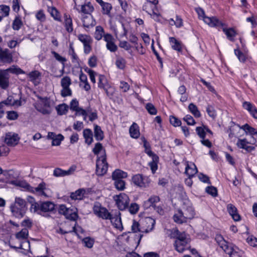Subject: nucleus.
Segmentation results:
<instances>
[{
	"label": "nucleus",
	"mask_w": 257,
	"mask_h": 257,
	"mask_svg": "<svg viewBox=\"0 0 257 257\" xmlns=\"http://www.w3.org/2000/svg\"><path fill=\"white\" fill-rule=\"evenodd\" d=\"M160 201V198L157 196H153L151 197L148 200L144 202V206L146 208H150L152 206L156 207V203Z\"/></svg>",
	"instance_id": "2f4dec72"
},
{
	"label": "nucleus",
	"mask_w": 257,
	"mask_h": 257,
	"mask_svg": "<svg viewBox=\"0 0 257 257\" xmlns=\"http://www.w3.org/2000/svg\"><path fill=\"white\" fill-rule=\"evenodd\" d=\"M238 248L230 244L224 251L228 254L230 257H240V252Z\"/></svg>",
	"instance_id": "5701e85b"
},
{
	"label": "nucleus",
	"mask_w": 257,
	"mask_h": 257,
	"mask_svg": "<svg viewBox=\"0 0 257 257\" xmlns=\"http://www.w3.org/2000/svg\"><path fill=\"white\" fill-rule=\"evenodd\" d=\"M5 71H7L8 73V72H10L12 73H15L17 74L25 73V72L22 69L15 66H13L12 67L7 69Z\"/></svg>",
	"instance_id": "6e6d98bb"
},
{
	"label": "nucleus",
	"mask_w": 257,
	"mask_h": 257,
	"mask_svg": "<svg viewBox=\"0 0 257 257\" xmlns=\"http://www.w3.org/2000/svg\"><path fill=\"white\" fill-rule=\"evenodd\" d=\"M28 235V230L27 228H23L16 235L18 239H25Z\"/></svg>",
	"instance_id": "052dcab7"
},
{
	"label": "nucleus",
	"mask_w": 257,
	"mask_h": 257,
	"mask_svg": "<svg viewBox=\"0 0 257 257\" xmlns=\"http://www.w3.org/2000/svg\"><path fill=\"white\" fill-rule=\"evenodd\" d=\"M189 242V240H175L174 246L176 250L179 252H183L185 249H188L190 247Z\"/></svg>",
	"instance_id": "f3484780"
},
{
	"label": "nucleus",
	"mask_w": 257,
	"mask_h": 257,
	"mask_svg": "<svg viewBox=\"0 0 257 257\" xmlns=\"http://www.w3.org/2000/svg\"><path fill=\"white\" fill-rule=\"evenodd\" d=\"M58 212L70 220L76 221L78 217V210L75 207H68L64 204H61L59 206Z\"/></svg>",
	"instance_id": "20e7f679"
},
{
	"label": "nucleus",
	"mask_w": 257,
	"mask_h": 257,
	"mask_svg": "<svg viewBox=\"0 0 257 257\" xmlns=\"http://www.w3.org/2000/svg\"><path fill=\"white\" fill-rule=\"evenodd\" d=\"M243 107L247 110L253 117L257 118V108L249 102L244 101L242 104Z\"/></svg>",
	"instance_id": "b1692460"
},
{
	"label": "nucleus",
	"mask_w": 257,
	"mask_h": 257,
	"mask_svg": "<svg viewBox=\"0 0 257 257\" xmlns=\"http://www.w3.org/2000/svg\"><path fill=\"white\" fill-rule=\"evenodd\" d=\"M22 26V22L19 17H16L13 22L12 27L14 30H19Z\"/></svg>",
	"instance_id": "13d9d810"
},
{
	"label": "nucleus",
	"mask_w": 257,
	"mask_h": 257,
	"mask_svg": "<svg viewBox=\"0 0 257 257\" xmlns=\"http://www.w3.org/2000/svg\"><path fill=\"white\" fill-rule=\"evenodd\" d=\"M77 38L83 44L84 52L86 54L89 53L91 50L92 39L91 37L85 34H79Z\"/></svg>",
	"instance_id": "f8f14e48"
},
{
	"label": "nucleus",
	"mask_w": 257,
	"mask_h": 257,
	"mask_svg": "<svg viewBox=\"0 0 257 257\" xmlns=\"http://www.w3.org/2000/svg\"><path fill=\"white\" fill-rule=\"evenodd\" d=\"M104 35V31L103 28L100 26H96L95 28V31L94 32V37L97 40H100L102 39V37Z\"/></svg>",
	"instance_id": "a19ab883"
},
{
	"label": "nucleus",
	"mask_w": 257,
	"mask_h": 257,
	"mask_svg": "<svg viewBox=\"0 0 257 257\" xmlns=\"http://www.w3.org/2000/svg\"><path fill=\"white\" fill-rule=\"evenodd\" d=\"M93 211L97 217L103 220H107L111 216V213L109 212L105 207L102 206L98 202L94 203L93 207Z\"/></svg>",
	"instance_id": "39448f33"
},
{
	"label": "nucleus",
	"mask_w": 257,
	"mask_h": 257,
	"mask_svg": "<svg viewBox=\"0 0 257 257\" xmlns=\"http://www.w3.org/2000/svg\"><path fill=\"white\" fill-rule=\"evenodd\" d=\"M83 133L85 143L88 145L91 144L93 141L92 131L90 129L87 128L84 130Z\"/></svg>",
	"instance_id": "ea45409f"
},
{
	"label": "nucleus",
	"mask_w": 257,
	"mask_h": 257,
	"mask_svg": "<svg viewBox=\"0 0 257 257\" xmlns=\"http://www.w3.org/2000/svg\"><path fill=\"white\" fill-rule=\"evenodd\" d=\"M188 109L195 117H199L201 116V113L199 111L197 106L194 103H190L188 106Z\"/></svg>",
	"instance_id": "49530a36"
},
{
	"label": "nucleus",
	"mask_w": 257,
	"mask_h": 257,
	"mask_svg": "<svg viewBox=\"0 0 257 257\" xmlns=\"http://www.w3.org/2000/svg\"><path fill=\"white\" fill-rule=\"evenodd\" d=\"M132 182L134 185L141 188H146L149 186L150 179L142 175L138 174L134 175L132 178Z\"/></svg>",
	"instance_id": "1a4fd4ad"
},
{
	"label": "nucleus",
	"mask_w": 257,
	"mask_h": 257,
	"mask_svg": "<svg viewBox=\"0 0 257 257\" xmlns=\"http://www.w3.org/2000/svg\"><path fill=\"white\" fill-rule=\"evenodd\" d=\"M1 13L3 14L2 18L3 17H7L9 15L10 10V7L6 5L0 6Z\"/></svg>",
	"instance_id": "69168bd1"
},
{
	"label": "nucleus",
	"mask_w": 257,
	"mask_h": 257,
	"mask_svg": "<svg viewBox=\"0 0 257 257\" xmlns=\"http://www.w3.org/2000/svg\"><path fill=\"white\" fill-rule=\"evenodd\" d=\"M185 173L189 178L194 176L197 173V169L194 163H191L190 165L187 163L185 168Z\"/></svg>",
	"instance_id": "c85d7f7f"
},
{
	"label": "nucleus",
	"mask_w": 257,
	"mask_h": 257,
	"mask_svg": "<svg viewBox=\"0 0 257 257\" xmlns=\"http://www.w3.org/2000/svg\"><path fill=\"white\" fill-rule=\"evenodd\" d=\"M234 54L237 56L240 62L244 63L246 61V55L241 52L239 49H235Z\"/></svg>",
	"instance_id": "864d4df0"
},
{
	"label": "nucleus",
	"mask_w": 257,
	"mask_h": 257,
	"mask_svg": "<svg viewBox=\"0 0 257 257\" xmlns=\"http://www.w3.org/2000/svg\"><path fill=\"white\" fill-rule=\"evenodd\" d=\"M197 12L198 14L199 17L202 19L204 23L209 25L210 27H213V26H218L222 25L221 22L216 17H209L206 16L205 15L204 11L202 9L199 8L197 9Z\"/></svg>",
	"instance_id": "423d86ee"
},
{
	"label": "nucleus",
	"mask_w": 257,
	"mask_h": 257,
	"mask_svg": "<svg viewBox=\"0 0 257 257\" xmlns=\"http://www.w3.org/2000/svg\"><path fill=\"white\" fill-rule=\"evenodd\" d=\"M155 8L156 6L150 2H145L143 7V10L149 15H152V11Z\"/></svg>",
	"instance_id": "603ef678"
},
{
	"label": "nucleus",
	"mask_w": 257,
	"mask_h": 257,
	"mask_svg": "<svg viewBox=\"0 0 257 257\" xmlns=\"http://www.w3.org/2000/svg\"><path fill=\"white\" fill-rule=\"evenodd\" d=\"M51 53L52 54L54 57L55 58L56 60L62 63L63 65H64L65 62L66 61V59L65 57L60 56L58 53H57L54 51H52ZM63 71L64 66L63 67L60 76L63 75Z\"/></svg>",
	"instance_id": "09e8293b"
},
{
	"label": "nucleus",
	"mask_w": 257,
	"mask_h": 257,
	"mask_svg": "<svg viewBox=\"0 0 257 257\" xmlns=\"http://www.w3.org/2000/svg\"><path fill=\"white\" fill-rule=\"evenodd\" d=\"M48 11L55 20L61 22L60 13L55 7H49L48 8Z\"/></svg>",
	"instance_id": "c9c22d12"
},
{
	"label": "nucleus",
	"mask_w": 257,
	"mask_h": 257,
	"mask_svg": "<svg viewBox=\"0 0 257 257\" xmlns=\"http://www.w3.org/2000/svg\"><path fill=\"white\" fill-rule=\"evenodd\" d=\"M102 13L103 15H106L110 17V11L112 10V6L108 3H104L101 6Z\"/></svg>",
	"instance_id": "8fccbe9b"
},
{
	"label": "nucleus",
	"mask_w": 257,
	"mask_h": 257,
	"mask_svg": "<svg viewBox=\"0 0 257 257\" xmlns=\"http://www.w3.org/2000/svg\"><path fill=\"white\" fill-rule=\"evenodd\" d=\"M195 215V211L192 204L188 199H184L181 208L176 210L174 214L173 219L176 223L182 224L193 219Z\"/></svg>",
	"instance_id": "f257e3e1"
},
{
	"label": "nucleus",
	"mask_w": 257,
	"mask_h": 257,
	"mask_svg": "<svg viewBox=\"0 0 257 257\" xmlns=\"http://www.w3.org/2000/svg\"><path fill=\"white\" fill-rule=\"evenodd\" d=\"M93 152L97 156V158L100 156H106L105 151L103 149L101 144L97 143L95 144L93 149Z\"/></svg>",
	"instance_id": "f704fd0d"
},
{
	"label": "nucleus",
	"mask_w": 257,
	"mask_h": 257,
	"mask_svg": "<svg viewBox=\"0 0 257 257\" xmlns=\"http://www.w3.org/2000/svg\"><path fill=\"white\" fill-rule=\"evenodd\" d=\"M47 138L48 139L52 140V146H59L61 142L64 139V137L62 135H56L53 132H49L48 134Z\"/></svg>",
	"instance_id": "6ab92c4d"
},
{
	"label": "nucleus",
	"mask_w": 257,
	"mask_h": 257,
	"mask_svg": "<svg viewBox=\"0 0 257 257\" xmlns=\"http://www.w3.org/2000/svg\"><path fill=\"white\" fill-rule=\"evenodd\" d=\"M114 184L115 188L118 190H123L125 188V182L122 179L114 180Z\"/></svg>",
	"instance_id": "5fc2aeb1"
},
{
	"label": "nucleus",
	"mask_w": 257,
	"mask_h": 257,
	"mask_svg": "<svg viewBox=\"0 0 257 257\" xmlns=\"http://www.w3.org/2000/svg\"><path fill=\"white\" fill-rule=\"evenodd\" d=\"M206 111L208 114L213 118H214L216 116V113L214 107L211 105H208L206 108Z\"/></svg>",
	"instance_id": "774afa93"
},
{
	"label": "nucleus",
	"mask_w": 257,
	"mask_h": 257,
	"mask_svg": "<svg viewBox=\"0 0 257 257\" xmlns=\"http://www.w3.org/2000/svg\"><path fill=\"white\" fill-rule=\"evenodd\" d=\"M120 213L119 211H117L114 213H111V216L108 220L110 221V222L112 226L119 231H122L123 229L121 217Z\"/></svg>",
	"instance_id": "9b49d317"
},
{
	"label": "nucleus",
	"mask_w": 257,
	"mask_h": 257,
	"mask_svg": "<svg viewBox=\"0 0 257 257\" xmlns=\"http://www.w3.org/2000/svg\"><path fill=\"white\" fill-rule=\"evenodd\" d=\"M12 184L23 188L29 191H30L31 187V186L27 182L24 181H12Z\"/></svg>",
	"instance_id": "3c124183"
},
{
	"label": "nucleus",
	"mask_w": 257,
	"mask_h": 257,
	"mask_svg": "<svg viewBox=\"0 0 257 257\" xmlns=\"http://www.w3.org/2000/svg\"><path fill=\"white\" fill-rule=\"evenodd\" d=\"M130 134L132 138L137 139L139 137L140 133L138 125L134 122L130 127Z\"/></svg>",
	"instance_id": "72a5a7b5"
},
{
	"label": "nucleus",
	"mask_w": 257,
	"mask_h": 257,
	"mask_svg": "<svg viewBox=\"0 0 257 257\" xmlns=\"http://www.w3.org/2000/svg\"><path fill=\"white\" fill-rule=\"evenodd\" d=\"M35 108L38 111L43 114H49L52 110L50 101L46 97L41 98L40 101L36 103Z\"/></svg>",
	"instance_id": "0eeeda50"
},
{
	"label": "nucleus",
	"mask_w": 257,
	"mask_h": 257,
	"mask_svg": "<svg viewBox=\"0 0 257 257\" xmlns=\"http://www.w3.org/2000/svg\"><path fill=\"white\" fill-rule=\"evenodd\" d=\"M30 80L34 81L37 79L41 75L40 73L36 70L30 72L28 74Z\"/></svg>",
	"instance_id": "0e129e2a"
},
{
	"label": "nucleus",
	"mask_w": 257,
	"mask_h": 257,
	"mask_svg": "<svg viewBox=\"0 0 257 257\" xmlns=\"http://www.w3.org/2000/svg\"><path fill=\"white\" fill-rule=\"evenodd\" d=\"M55 208V204L49 201L42 202L41 213L52 211Z\"/></svg>",
	"instance_id": "473e14b6"
},
{
	"label": "nucleus",
	"mask_w": 257,
	"mask_h": 257,
	"mask_svg": "<svg viewBox=\"0 0 257 257\" xmlns=\"http://www.w3.org/2000/svg\"><path fill=\"white\" fill-rule=\"evenodd\" d=\"M173 235L174 236V237L176 238V240H189V239L187 237L186 234L185 233V232H181L179 231L178 229H176L174 230L173 232Z\"/></svg>",
	"instance_id": "c03bdc74"
},
{
	"label": "nucleus",
	"mask_w": 257,
	"mask_h": 257,
	"mask_svg": "<svg viewBox=\"0 0 257 257\" xmlns=\"http://www.w3.org/2000/svg\"><path fill=\"white\" fill-rule=\"evenodd\" d=\"M227 210L234 221H237L240 220V216L238 213L237 208L234 205L232 204H228L227 205Z\"/></svg>",
	"instance_id": "4be33fe9"
},
{
	"label": "nucleus",
	"mask_w": 257,
	"mask_h": 257,
	"mask_svg": "<svg viewBox=\"0 0 257 257\" xmlns=\"http://www.w3.org/2000/svg\"><path fill=\"white\" fill-rule=\"evenodd\" d=\"M158 157L156 155H154L152 161L149 163L153 173H155L158 169Z\"/></svg>",
	"instance_id": "37998d69"
},
{
	"label": "nucleus",
	"mask_w": 257,
	"mask_h": 257,
	"mask_svg": "<svg viewBox=\"0 0 257 257\" xmlns=\"http://www.w3.org/2000/svg\"><path fill=\"white\" fill-rule=\"evenodd\" d=\"M9 75L7 71L0 72V87L4 89H7L9 85Z\"/></svg>",
	"instance_id": "412c9836"
},
{
	"label": "nucleus",
	"mask_w": 257,
	"mask_h": 257,
	"mask_svg": "<svg viewBox=\"0 0 257 257\" xmlns=\"http://www.w3.org/2000/svg\"><path fill=\"white\" fill-rule=\"evenodd\" d=\"M169 42L171 44L172 48L178 52L182 50V45L180 42L176 40L174 37L169 38Z\"/></svg>",
	"instance_id": "4c0bfd02"
},
{
	"label": "nucleus",
	"mask_w": 257,
	"mask_h": 257,
	"mask_svg": "<svg viewBox=\"0 0 257 257\" xmlns=\"http://www.w3.org/2000/svg\"><path fill=\"white\" fill-rule=\"evenodd\" d=\"M257 143V141L255 140L254 137H252V139L249 142H248L246 139H238L237 142L236 143L237 146L240 148L246 150L247 152H251L255 149L254 147L248 146V144H255Z\"/></svg>",
	"instance_id": "ddd939ff"
},
{
	"label": "nucleus",
	"mask_w": 257,
	"mask_h": 257,
	"mask_svg": "<svg viewBox=\"0 0 257 257\" xmlns=\"http://www.w3.org/2000/svg\"><path fill=\"white\" fill-rule=\"evenodd\" d=\"M18 135L13 132H9L6 135L5 142L8 146H14L18 144L19 141Z\"/></svg>",
	"instance_id": "2eb2a0df"
},
{
	"label": "nucleus",
	"mask_w": 257,
	"mask_h": 257,
	"mask_svg": "<svg viewBox=\"0 0 257 257\" xmlns=\"http://www.w3.org/2000/svg\"><path fill=\"white\" fill-rule=\"evenodd\" d=\"M27 201L21 197H16L15 202L10 206L11 211L13 215L17 218H22L25 214L27 210Z\"/></svg>",
	"instance_id": "7ed1b4c3"
},
{
	"label": "nucleus",
	"mask_w": 257,
	"mask_h": 257,
	"mask_svg": "<svg viewBox=\"0 0 257 257\" xmlns=\"http://www.w3.org/2000/svg\"><path fill=\"white\" fill-rule=\"evenodd\" d=\"M71 84V80L69 76H65L61 80V85L62 87H69Z\"/></svg>",
	"instance_id": "e2e57ef3"
},
{
	"label": "nucleus",
	"mask_w": 257,
	"mask_h": 257,
	"mask_svg": "<svg viewBox=\"0 0 257 257\" xmlns=\"http://www.w3.org/2000/svg\"><path fill=\"white\" fill-rule=\"evenodd\" d=\"M46 189V184L44 182L40 183L36 187H32L31 186L30 192L33 193H37L40 195H44V190Z\"/></svg>",
	"instance_id": "cd10ccee"
},
{
	"label": "nucleus",
	"mask_w": 257,
	"mask_h": 257,
	"mask_svg": "<svg viewBox=\"0 0 257 257\" xmlns=\"http://www.w3.org/2000/svg\"><path fill=\"white\" fill-rule=\"evenodd\" d=\"M146 108L151 114L155 115L157 113V109L151 103H147L146 105Z\"/></svg>",
	"instance_id": "338daca9"
},
{
	"label": "nucleus",
	"mask_w": 257,
	"mask_h": 257,
	"mask_svg": "<svg viewBox=\"0 0 257 257\" xmlns=\"http://www.w3.org/2000/svg\"><path fill=\"white\" fill-rule=\"evenodd\" d=\"M27 202L31 205L30 211L32 213L41 214V208L42 202H36L35 199L32 196H28L27 198Z\"/></svg>",
	"instance_id": "4468645a"
},
{
	"label": "nucleus",
	"mask_w": 257,
	"mask_h": 257,
	"mask_svg": "<svg viewBox=\"0 0 257 257\" xmlns=\"http://www.w3.org/2000/svg\"><path fill=\"white\" fill-rule=\"evenodd\" d=\"M107 169L106 156L98 157L96 161V174L98 176H103L107 172Z\"/></svg>",
	"instance_id": "6e6552de"
},
{
	"label": "nucleus",
	"mask_w": 257,
	"mask_h": 257,
	"mask_svg": "<svg viewBox=\"0 0 257 257\" xmlns=\"http://www.w3.org/2000/svg\"><path fill=\"white\" fill-rule=\"evenodd\" d=\"M83 26L87 29L93 28L96 24L95 20L92 15L85 16L82 18Z\"/></svg>",
	"instance_id": "a211bd4d"
},
{
	"label": "nucleus",
	"mask_w": 257,
	"mask_h": 257,
	"mask_svg": "<svg viewBox=\"0 0 257 257\" xmlns=\"http://www.w3.org/2000/svg\"><path fill=\"white\" fill-rule=\"evenodd\" d=\"M86 193L84 188L79 189L74 192L71 193L70 197L73 200H82Z\"/></svg>",
	"instance_id": "c756f323"
},
{
	"label": "nucleus",
	"mask_w": 257,
	"mask_h": 257,
	"mask_svg": "<svg viewBox=\"0 0 257 257\" xmlns=\"http://www.w3.org/2000/svg\"><path fill=\"white\" fill-rule=\"evenodd\" d=\"M169 23L171 25H175L177 28H180L183 26V20L181 17L178 15L176 16L175 20L173 19H170Z\"/></svg>",
	"instance_id": "a18cd8bd"
},
{
	"label": "nucleus",
	"mask_w": 257,
	"mask_h": 257,
	"mask_svg": "<svg viewBox=\"0 0 257 257\" xmlns=\"http://www.w3.org/2000/svg\"><path fill=\"white\" fill-rule=\"evenodd\" d=\"M0 59L5 63H11L13 61V56L8 49L0 50Z\"/></svg>",
	"instance_id": "aec40b11"
},
{
	"label": "nucleus",
	"mask_w": 257,
	"mask_h": 257,
	"mask_svg": "<svg viewBox=\"0 0 257 257\" xmlns=\"http://www.w3.org/2000/svg\"><path fill=\"white\" fill-rule=\"evenodd\" d=\"M215 240L218 245L223 250L226 249L230 244L229 242H227L220 234H217L215 236Z\"/></svg>",
	"instance_id": "7c9ffc66"
},
{
	"label": "nucleus",
	"mask_w": 257,
	"mask_h": 257,
	"mask_svg": "<svg viewBox=\"0 0 257 257\" xmlns=\"http://www.w3.org/2000/svg\"><path fill=\"white\" fill-rule=\"evenodd\" d=\"M109 85L106 77L104 75H98V87L104 89L105 88H107V86Z\"/></svg>",
	"instance_id": "79ce46f5"
},
{
	"label": "nucleus",
	"mask_w": 257,
	"mask_h": 257,
	"mask_svg": "<svg viewBox=\"0 0 257 257\" xmlns=\"http://www.w3.org/2000/svg\"><path fill=\"white\" fill-rule=\"evenodd\" d=\"M3 101L6 105H12L16 106H19L21 105V101L18 99H14V97L12 96H8L7 99Z\"/></svg>",
	"instance_id": "58836bf2"
},
{
	"label": "nucleus",
	"mask_w": 257,
	"mask_h": 257,
	"mask_svg": "<svg viewBox=\"0 0 257 257\" xmlns=\"http://www.w3.org/2000/svg\"><path fill=\"white\" fill-rule=\"evenodd\" d=\"M57 113L59 115H63L66 113L68 110V106L65 104L59 105L57 108Z\"/></svg>",
	"instance_id": "680f3d73"
},
{
	"label": "nucleus",
	"mask_w": 257,
	"mask_h": 257,
	"mask_svg": "<svg viewBox=\"0 0 257 257\" xmlns=\"http://www.w3.org/2000/svg\"><path fill=\"white\" fill-rule=\"evenodd\" d=\"M155 224V221L151 217L146 218L141 223L134 220L131 226L132 233H139L136 235L135 244L138 246L143 236L144 233H148L152 231Z\"/></svg>",
	"instance_id": "f03ea898"
},
{
	"label": "nucleus",
	"mask_w": 257,
	"mask_h": 257,
	"mask_svg": "<svg viewBox=\"0 0 257 257\" xmlns=\"http://www.w3.org/2000/svg\"><path fill=\"white\" fill-rule=\"evenodd\" d=\"M94 137L96 140L101 141L103 139V133L100 127L97 125L94 126Z\"/></svg>",
	"instance_id": "de8ad7c7"
},
{
	"label": "nucleus",
	"mask_w": 257,
	"mask_h": 257,
	"mask_svg": "<svg viewBox=\"0 0 257 257\" xmlns=\"http://www.w3.org/2000/svg\"><path fill=\"white\" fill-rule=\"evenodd\" d=\"M222 25L218 26H213L218 29H221L223 32L225 34L227 38L230 40L232 41L234 39V37L236 36V33L234 29L233 28H227L225 27V24L221 22Z\"/></svg>",
	"instance_id": "dca6fc26"
},
{
	"label": "nucleus",
	"mask_w": 257,
	"mask_h": 257,
	"mask_svg": "<svg viewBox=\"0 0 257 257\" xmlns=\"http://www.w3.org/2000/svg\"><path fill=\"white\" fill-rule=\"evenodd\" d=\"M114 198L119 210H124L128 206L130 200L125 194L121 193L114 196Z\"/></svg>",
	"instance_id": "9d476101"
},
{
	"label": "nucleus",
	"mask_w": 257,
	"mask_h": 257,
	"mask_svg": "<svg viewBox=\"0 0 257 257\" xmlns=\"http://www.w3.org/2000/svg\"><path fill=\"white\" fill-rule=\"evenodd\" d=\"M64 25L66 30L68 33L73 31L72 20L70 15L65 13L64 14Z\"/></svg>",
	"instance_id": "393cba45"
},
{
	"label": "nucleus",
	"mask_w": 257,
	"mask_h": 257,
	"mask_svg": "<svg viewBox=\"0 0 257 257\" xmlns=\"http://www.w3.org/2000/svg\"><path fill=\"white\" fill-rule=\"evenodd\" d=\"M74 169L72 168H70L67 171L63 170L60 168H57L54 169L53 171V175L56 177H64L70 175Z\"/></svg>",
	"instance_id": "bb28decb"
},
{
	"label": "nucleus",
	"mask_w": 257,
	"mask_h": 257,
	"mask_svg": "<svg viewBox=\"0 0 257 257\" xmlns=\"http://www.w3.org/2000/svg\"><path fill=\"white\" fill-rule=\"evenodd\" d=\"M82 242L85 246L90 248L92 247L94 241L92 238L89 237H87L84 238L82 240Z\"/></svg>",
	"instance_id": "bf43d9fd"
},
{
	"label": "nucleus",
	"mask_w": 257,
	"mask_h": 257,
	"mask_svg": "<svg viewBox=\"0 0 257 257\" xmlns=\"http://www.w3.org/2000/svg\"><path fill=\"white\" fill-rule=\"evenodd\" d=\"M127 176V173L118 169L114 171L112 174V178L113 180L125 178Z\"/></svg>",
	"instance_id": "e433bc0d"
},
{
	"label": "nucleus",
	"mask_w": 257,
	"mask_h": 257,
	"mask_svg": "<svg viewBox=\"0 0 257 257\" xmlns=\"http://www.w3.org/2000/svg\"><path fill=\"white\" fill-rule=\"evenodd\" d=\"M94 7L90 2L85 3L80 9H77V11L79 13H82L85 14H88L91 15V14L94 11Z\"/></svg>",
	"instance_id": "a878e982"
},
{
	"label": "nucleus",
	"mask_w": 257,
	"mask_h": 257,
	"mask_svg": "<svg viewBox=\"0 0 257 257\" xmlns=\"http://www.w3.org/2000/svg\"><path fill=\"white\" fill-rule=\"evenodd\" d=\"M115 65L118 68L123 69L125 66V60L123 58L118 57L116 58Z\"/></svg>",
	"instance_id": "4d7b16f0"
}]
</instances>
